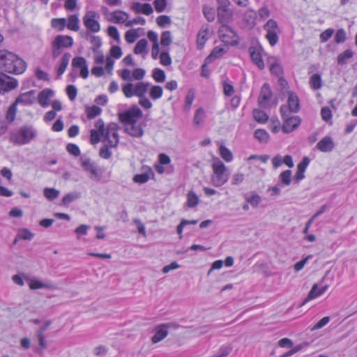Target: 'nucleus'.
<instances>
[{"instance_id":"obj_44","label":"nucleus","mask_w":357,"mask_h":357,"mask_svg":"<svg viewBox=\"0 0 357 357\" xmlns=\"http://www.w3.org/2000/svg\"><path fill=\"white\" fill-rule=\"evenodd\" d=\"M172 42V33L169 31H163L160 37V44L164 47H169Z\"/></svg>"},{"instance_id":"obj_33","label":"nucleus","mask_w":357,"mask_h":357,"mask_svg":"<svg viewBox=\"0 0 357 357\" xmlns=\"http://www.w3.org/2000/svg\"><path fill=\"white\" fill-rule=\"evenodd\" d=\"M253 117L256 121L260 123H264L268 121V116L263 110L255 109L252 112Z\"/></svg>"},{"instance_id":"obj_9","label":"nucleus","mask_w":357,"mask_h":357,"mask_svg":"<svg viewBox=\"0 0 357 357\" xmlns=\"http://www.w3.org/2000/svg\"><path fill=\"white\" fill-rule=\"evenodd\" d=\"M119 126L115 123H110L106 128L104 135L102 137V142H108L110 148L116 147L119 142L118 130Z\"/></svg>"},{"instance_id":"obj_43","label":"nucleus","mask_w":357,"mask_h":357,"mask_svg":"<svg viewBox=\"0 0 357 357\" xmlns=\"http://www.w3.org/2000/svg\"><path fill=\"white\" fill-rule=\"evenodd\" d=\"M280 181L284 185H289L291 182V171L289 169L283 171L280 174Z\"/></svg>"},{"instance_id":"obj_6","label":"nucleus","mask_w":357,"mask_h":357,"mask_svg":"<svg viewBox=\"0 0 357 357\" xmlns=\"http://www.w3.org/2000/svg\"><path fill=\"white\" fill-rule=\"evenodd\" d=\"M151 84L149 82H139L135 86L132 83H128L123 86L122 91L126 98L136 96L139 98L145 96Z\"/></svg>"},{"instance_id":"obj_22","label":"nucleus","mask_w":357,"mask_h":357,"mask_svg":"<svg viewBox=\"0 0 357 357\" xmlns=\"http://www.w3.org/2000/svg\"><path fill=\"white\" fill-rule=\"evenodd\" d=\"M252 62L260 69L263 70L265 67L262 59L261 53L259 49L250 47L248 50Z\"/></svg>"},{"instance_id":"obj_24","label":"nucleus","mask_w":357,"mask_h":357,"mask_svg":"<svg viewBox=\"0 0 357 357\" xmlns=\"http://www.w3.org/2000/svg\"><path fill=\"white\" fill-rule=\"evenodd\" d=\"M167 328V324L158 326L155 329V333L151 338L152 342L158 343L165 339L168 335V331Z\"/></svg>"},{"instance_id":"obj_47","label":"nucleus","mask_w":357,"mask_h":357,"mask_svg":"<svg viewBox=\"0 0 357 357\" xmlns=\"http://www.w3.org/2000/svg\"><path fill=\"white\" fill-rule=\"evenodd\" d=\"M147 45L148 42L146 39L143 38L139 40L135 47L134 52L136 54H140L143 52H145L146 50Z\"/></svg>"},{"instance_id":"obj_8","label":"nucleus","mask_w":357,"mask_h":357,"mask_svg":"<svg viewBox=\"0 0 357 357\" xmlns=\"http://www.w3.org/2000/svg\"><path fill=\"white\" fill-rule=\"evenodd\" d=\"M264 29L266 31V38L269 44L272 47L275 46L278 42V34L280 33L277 22L273 19L268 20Z\"/></svg>"},{"instance_id":"obj_25","label":"nucleus","mask_w":357,"mask_h":357,"mask_svg":"<svg viewBox=\"0 0 357 357\" xmlns=\"http://www.w3.org/2000/svg\"><path fill=\"white\" fill-rule=\"evenodd\" d=\"M125 132L134 137H141L144 135V130L141 125L137 124V123L126 126Z\"/></svg>"},{"instance_id":"obj_55","label":"nucleus","mask_w":357,"mask_h":357,"mask_svg":"<svg viewBox=\"0 0 357 357\" xmlns=\"http://www.w3.org/2000/svg\"><path fill=\"white\" fill-rule=\"evenodd\" d=\"M169 47L167 51L163 52L160 55V63L163 66H168L172 63V59L169 54Z\"/></svg>"},{"instance_id":"obj_60","label":"nucleus","mask_w":357,"mask_h":357,"mask_svg":"<svg viewBox=\"0 0 357 357\" xmlns=\"http://www.w3.org/2000/svg\"><path fill=\"white\" fill-rule=\"evenodd\" d=\"M108 35L114 39L116 41L119 42L120 36L116 27L114 26H110L108 27L107 30Z\"/></svg>"},{"instance_id":"obj_51","label":"nucleus","mask_w":357,"mask_h":357,"mask_svg":"<svg viewBox=\"0 0 357 357\" xmlns=\"http://www.w3.org/2000/svg\"><path fill=\"white\" fill-rule=\"evenodd\" d=\"M202 11L204 17L208 22L214 21L215 15L213 8L205 5L203 6Z\"/></svg>"},{"instance_id":"obj_63","label":"nucleus","mask_w":357,"mask_h":357,"mask_svg":"<svg viewBox=\"0 0 357 357\" xmlns=\"http://www.w3.org/2000/svg\"><path fill=\"white\" fill-rule=\"evenodd\" d=\"M17 236L20 238L21 239L24 240H31L33 237V234L31 233L29 229H22L20 233L18 234Z\"/></svg>"},{"instance_id":"obj_36","label":"nucleus","mask_w":357,"mask_h":357,"mask_svg":"<svg viewBox=\"0 0 357 357\" xmlns=\"http://www.w3.org/2000/svg\"><path fill=\"white\" fill-rule=\"evenodd\" d=\"M254 136L260 142L266 143L269 139L268 133L264 129H257L255 131Z\"/></svg>"},{"instance_id":"obj_62","label":"nucleus","mask_w":357,"mask_h":357,"mask_svg":"<svg viewBox=\"0 0 357 357\" xmlns=\"http://www.w3.org/2000/svg\"><path fill=\"white\" fill-rule=\"evenodd\" d=\"M334 33L333 29H328L320 34V40L322 43L328 41Z\"/></svg>"},{"instance_id":"obj_15","label":"nucleus","mask_w":357,"mask_h":357,"mask_svg":"<svg viewBox=\"0 0 357 357\" xmlns=\"http://www.w3.org/2000/svg\"><path fill=\"white\" fill-rule=\"evenodd\" d=\"M272 98V91L268 84H264L261 88L260 94L258 98V103L263 108H269L271 107V99Z\"/></svg>"},{"instance_id":"obj_32","label":"nucleus","mask_w":357,"mask_h":357,"mask_svg":"<svg viewBox=\"0 0 357 357\" xmlns=\"http://www.w3.org/2000/svg\"><path fill=\"white\" fill-rule=\"evenodd\" d=\"M354 56V52L351 50H346L343 52L340 53L337 57V64L343 66L347 63L348 59H351Z\"/></svg>"},{"instance_id":"obj_11","label":"nucleus","mask_w":357,"mask_h":357,"mask_svg":"<svg viewBox=\"0 0 357 357\" xmlns=\"http://www.w3.org/2000/svg\"><path fill=\"white\" fill-rule=\"evenodd\" d=\"M17 79L7 75L5 73L0 70V94L4 95L18 86Z\"/></svg>"},{"instance_id":"obj_31","label":"nucleus","mask_w":357,"mask_h":357,"mask_svg":"<svg viewBox=\"0 0 357 357\" xmlns=\"http://www.w3.org/2000/svg\"><path fill=\"white\" fill-rule=\"evenodd\" d=\"M81 197V193L79 192H71L66 194L61 200V204L63 206H68L73 202L78 199Z\"/></svg>"},{"instance_id":"obj_41","label":"nucleus","mask_w":357,"mask_h":357,"mask_svg":"<svg viewBox=\"0 0 357 357\" xmlns=\"http://www.w3.org/2000/svg\"><path fill=\"white\" fill-rule=\"evenodd\" d=\"M224 48L216 47L206 57V62H212L214 59L221 56L225 53Z\"/></svg>"},{"instance_id":"obj_5","label":"nucleus","mask_w":357,"mask_h":357,"mask_svg":"<svg viewBox=\"0 0 357 357\" xmlns=\"http://www.w3.org/2000/svg\"><path fill=\"white\" fill-rule=\"evenodd\" d=\"M73 45L71 36L58 35L52 42V56L56 59L63 52V48H70Z\"/></svg>"},{"instance_id":"obj_40","label":"nucleus","mask_w":357,"mask_h":357,"mask_svg":"<svg viewBox=\"0 0 357 357\" xmlns=\"http://www.w3.org/2000/svg\"><path fill=\"white\" fill-rule=\"evenodd\" d=\"M205 111L203 108L199 107L196 111L194 118H193V122L195 125L199 126L202 124L205 119Z\"/></svg>"},{"instance_id":"obj_54","label":"nucleus","mask_w":357,"mask_h":357,"mask_svg":"<svg viewBox=\"0 0 357 357\" xmlns=\"http://www.w3.org/2000/svg\"><path fill=\"white\" fill-rule=\"evenodd\" d=\"M156 23L159 26L164 28L167 25L171 24L172 20L167 15H160L156 18Z\"/></svg>"},{"instance_id":"obj_49","label":"nucleus","mask_w":357,"mask_h":357,"mask_svg":"<svg viewBox=\"0 0 357 357\" xmlns=\"http://www.w3.org/2000/svg\"><path fill=\"white\" fill-rule=\"evenodd\" d=\"M310 84L312 88L317 90L321 87V77L320 75L315 73L312 75L310 80Z\"/></svg>"},{"instance_id":"obj_27","label":"nucleus","mask_w":357,"mask_h":357,"mask_svg":"<svg viewBox=\"0 0 357 357\" xmlns=\"http://www.w3.org/2000/svg\"><path fill=\"white\" fill-rule=\"evenodd\" d=\"M209 29L207 26L202 27L197 34V43L199 49H202L208 39Z\"/></svg>"},{"instance_id":"obj_1","label":"nucleus","mask_w":357,"mask_h":357,"mask_svg":"<svg viewBox=\"0 0 357 357\" xmlns=\"http://www.w3.org/2000/svg\"><path fill=\"white\" fill-rule=\"evenodd\" d=\"M0 69L3 73L20 75L26 69V63L17 54L0 50Z\"/></svg>"},{"instance_id":"obj_30","label":"nucleus","mask_w":357,"mask_h":357,"mask_svg":"<svg viewBox=\"0 0 357 357\" xmlns=\"http://www.w3.org/2000/svg\"><path fill=\"white\" fill-rule=\"evenodd\" d=\"M71 55L70 53H65L61 60L59 66L57 70V77H61L65 72L68 63Z\"/></svg>"},{"instance_id":"obj_20","label":"nucleus","mask_w":357,"mask_h":357,"mask_svg":"<svg viewBox=\"0 0 357 357\" xmlns=\"http://www.w3.org/2000/svg\"><path fill=\"white\" fill-rule=\"evenodd\" d=\"M316 147L321 152H331L335 148V143L331 137L326 136L317 144Z\"/></svg>"},{"instance_id":"obj_3","label":"nucleus","mask_w":357,"mask_h":357,"mask_svg":"<svg viewBox=\"0 0 357 357\" xmlns=\"http://www.w3.org/2000/svg\"><path fill=\"white\" fill-rule=\"evenodd\" d=\"M212 169L211 183L214 186L220 187L227 182L229 174L227 173L226 166L219 158L213 160Z\"/></svg>"},{"instance_id":"obj_2","label":"nucleus","mask_w":357,"mask_h":357,"mask_svg":"<svg viewBox=\"0 0 357 357\" xmlns=\"http://www.w3.org/2000/svg\"><path fill=\"white\" fill-rule=\"evenodd\" d=\"M36 135V131L31 126H22L10 132L9 140L15 144L24 145L34 139Z\"/></svg>"},{"instance_id":"obj_16","label":"nucleus","mask_w":357,"mask_h":357,"mask_svg":"<svg viewBox=\"0 0 357 357\" xmlns=\"http://www.w3.org/2000/svg\"><path fill=\"white\" fill-rule=\"evenodd\" d=\"M217 16L218 21L221 25L228 24L233 19V12L229 6H218Z\"/></svg>"},{"instance_id":"obj_45","label":"nucleus","mask_w":357,"mask_h":357,"mask_svg":"<svg viewBox=\"0 0 357 357\" xmlns=\"http://www.w3.org/2000/svg\"><path fill=\"white\" fill-rule=\"evenodd\" d=\"M194 99H195V93L192 90H190L185 96V104L183 106V110L185 112H188L190 111Z\"/></svg>"},{"instance_id":"obj_19","label":"nucleus","mask_w":357,"mask_h":357,"mask_svg":"<svg viewBox=\"0 0 357 357\" xmlns=\"http://www.w3.org/2000/svg\"><path fill=\"white\" fill-rule=\"evenodd\" d=\"M328 288V285H325L322 287L321 288H319V286L317 284H313L311 290L308 293L307 296L304 299V301L301 304V306L304 305L306 304L309 301L314 299L317 298L318 296L323 294Z\"/></svg>"},{"instance_id":"obj_26","label":"nucleus","mask_w":357,"mask_h":357,"mask_svg":"<svg viewBox=\"0 0 357 357\" xmlns=\"http://www.w3.org/2000/svg\"><path fill=\"white\" fill-rule=\"evenodd\" d=\"M143 169H146L144 173L134 176L132 180L135 183L141 184L145 183L149 180L151 175H154L152 169L150 167H146V168L143 167Z\"/></svg>"},{"instance_id":"obj_23","label":"nucleus","mask_w":357,"mask_h":357,"mask_svg":"<svg viewBox=\"0 0 357 357\" xmlns=\"http://www.w3.org/2000/svg\"><path fill=\"white\" fill-rule=\"evenodd\" d=\"M54 93L50 89H45L41 91L38 96V100L39 104L43 107H47L49 103V100L53 97Z\"/></svg>"},{"instance_id":"obj_52","label":"nucleus","mask_w":357,"mask_h":357,"mask_svg":"<svg viewBox=\"0 0 357 357\" xmlns=\"http://www.w3.org/2000/svg\"><path fill=\"white\" fill-rule=\"evenodd\" d=\"M17 105H16L15 102H13L8 107V109L6 112V119L10 122H13L15 119V116H16V113H17Z\"/></svg>"},{"instance_id":"obj_28","label":"nucleus","mask_w":357,"mask_h":357,"mask_svg":"<svg viewBox=\"0 0 357 357\" xmlns=\"http://www.w3.org/2000/svg\"><path fill=\"white\" fill-rule=\"evenodd\" d=\"M244 197L246 202L255 208L257 207L261 202V197L255 192L245 194Z\"/></svg>"},{"instance_id":"obj_39","label":"nucleus","mask_w":357,"mask_h":357,"mask_svg":"<svg viewBox=\"0 0 357 357\" xmlns=\"http://www.w3.org/2000/svg\"><path fill=\"white\" fill-rule=\"evenodd\" d=\"M219 151L221 157L226 162H231L233 160L234 157L232 153L225 146L220 145Z\"/></svg>"},{"instance_id":"obj_10","label":"nucleus","mask_w":357,"mask_h":357,"mask_svg":"<svg viewBox=\"0 0 357 357\" xmlns=\"http://www.w3.org/2000/svg\"><path fill=\"white\" fill-rule=\"evenodd\" d=\"M100 15L94 10H89L83 17V23L87 30L97 33L100 30V25L98 20Z\"/></svg>"},{"instance_id":"obj_53","label":"nucleus","mask_w":357,"mask_h":357,"mask_svg":"<svg viewBox=\"0 0 357 357\" xmlns=\"http://www.w3.org/2000/svg\"><path fill=\"white\" fill-rule=\"evenodd\" d=\"M153 77L157 82H164L165 80V71L160 68H155L153 72Z\"/></svg>"},{"instance_id":"obj_37","label":"nucleus","mask_w":357,"mask_h":357,"mask_svg":"<svg viewBox=\"0 0 357 357\" xmlns=\"http://www.w3.org/2000/svg\"><path fill=\"white\" fill-rule=\"evenodd\" d=\"M112 15L114 23H124L128 17V15L126 12L121 10H116Z\"/></svg>"},{"instance_id":"obj_34","label":"nucleus","mask_w":357,"mask_h":357,"mask_svg":"<svg viewBox=\"0 0 357 357\" xmlns=\"http://www.w3.org/2000/svg\"><path fill=\"white\" fill-rule=\"evenodd\" d=\"M79 19L76 15H71L68 20L67 28L70 30L77 31L79 26Z\"/></svg>"},{"instance_id":"obj_38","label":"nucleus","mask_w":357,"mask_h":357,"mask_svg":"<svg viewBox=\"0 0 357 357\" xmlns=\"http://www.w3.org/2000/svg\"><path fill=\"white\" fill-rule=\"evenodd\" d=\"M163 93L162 88L160 86H152L150 89L149 96L151 99L157 100L162 97Z\"/></svg>"},{"instance_id":"obj_57","label":"nucleus","mask_w":357,"mask_h":357,"mask_svg":"<svg viewBox=\"0 0 357 357\" xmlns=\"http://www.w3.org/2000/svg\"><path fill=\"white\" fill-rule=\"evenodd\" d=\"M347 39L346 32L343 29H338L335 36V40L337 43H343Z\"/></svg>"},{"instance_id":"obj_61","label":"nucleus","mask_w":357,"mask_h":357,"mask_svg":"<svg viewBox=\"0 0 357 357\" xmlns=\"http://www.w3.org/2000/svg\"><path fill=\"white\" fill-rule=\"evenodd\" d=\"M91 43L92 45V50L96 52L97 50L101 46L102 42L99 36H91Z\"/></svg>"},{"instance_id":"obj_29","label":"nucleus","mask_w":357,"mask_h":357,"mask_svg":"<svg viewBox=\"0 0 357 357\" xmlns=\"http://www.w3.org/2000/svg\"><path fill=\"white\" fill-rule=\"evenodd\" d=\"M29 288L31 289H38L41 288L54 289L56 287L53 284L44 283L38 280L32 279L29 282Z\"/></svg>"},{"instance_id":"obj_12","label":"nucleus","mask_w":357,"mask_h":357,"mask_svg":"<svg viewBox=\"0 0 357 357\" xmlns=\"http://www.w3.org/2000/svg\"><path fill=\"white\" fill-rule=\"evenodd\" d=\"M142 116V112L137 107H134L124 112L119 113V120L125 124V126L137 123V120Z\"/></svg>"},{"instance_id":"obj_50","label":"nucleus","mask_w":357,"mask_h":357,"mask_svg":"<svg viewBox=\"0 0 357 357\" xmlns=\"http://www.w3.org/2000/svg\"><path fill=\"white\" fill-rule=\"evenodd\" d=\"M51 25L53 28L62 31L66 26V20L65 18H54L51 21Z\"/></svg>"},{"instance_id":"obj_56","label":"nucleus","mask_w":357,"mask_h":357,"mask_svg":"<svg viewBox=\"0 0 357 357\" xmlns=\"http://www.w3.org/2000/svg\"><path fill=\"white\" fill-rule=\"evenodd\" d=\"M138 37L139 35L135 29H131L126 31L125 35L126 40L128 43H133Z\"/></svg>"},{"instance_id":"obj_13","label":"nucleus","mask_w":357,"mask_h":357,"mask_svg":"<svg viewBox=\"0 0 357 357\" xmlns=\"http://www.w3.org/2000/svg\"><path fill=\"white\" fill-rule=\"evenodd\" d=\"M218 33L222 41L226 44L233 45L237 42L238 36L236 32L228 24L221 25Z\"/></svg>"},{"instance_id":"obj_46","label":"nucleus","mask_w":357,"mask_h":357,"mask_svg":"<svg viewBox=\"0 0 357 357\" xmlns=\"http://www.w3.org/2000/svg\"><path fill=\"white\" fill-rule=\"evenodd\" d=\"M43 192L44 196L50 201L56 199L59 195V191L53 188H45Z\"/></svg>"},{"instance_id":"obj_35","label":"nucleus","mask_w":357,"mask_h":357,"mask_svg":"<svg viewBox=\"0 0 357 357\" xmlns=\"http://www.w3.org/2000/svg\"><path fill=\"white\" fill-rule=\"evenodd\" d=\"M270 71L273 75H275L277 77H280L283 75L284 73L283 68L278 60L271 63Z\"/></svg>"},{"instance_id":"obj_14","label":"nucleus","mask_w":357,"mask_h":357,"mask_svg":"<svg viewBox=\"0 0 357 357\" xmlns=\"http://www.w3.org/2000/svg\"><path fill=\"white\" fill-rule=\"evenodd\" d=\"M52 324L51 321H46L44 324L39 328L36 332V336L38 339L39 347L36 349V351L40 354H43V352L47 347V344L45 340V332L47 330L50 326Z\"/></svg>"},{"instance_id":"obj_18","label":"nucleus","mask_w":357,"mask_h":357,"mask_svg":"<svg viewBox=\"0 0 357 357\" xmlns=\"http://www.w3.org/2000/svg\"><path fill=\"white\" fill-rule=\"evenodd\" d=\"M72 66L74 68L80 69V76L86 79L89 75V69L86 60L82 56L75 57L72 61Z\"/></svg>"},{"instance_id":"obj_21","label":"nucleus","mask_w":357,"mask_h":357,"mask_svg":"<svg viewBox=\"0 0 357 357\" xmlns=\"http://www.w3.org/2000/svg\"><path fill=\"white\" fill-rule=\"evenodd\" d=\"M36 91L35 90H31L29 91L21 93L19 95L15 100V103L16 105L22 104L24 105H32L34 102Z\"/></svg>"},{"instance_id":"obj_58","label":"nucleus","mask_w":357,"mask_h":357,"mask_svg":"<svg viewBox=\"0 0 357 357\" xmlns=\"http://www.w3.org/2000/svg\"><path fill=\"white\" fill-rule=\"evenodd\" d=\"M257 13L253 10H248L244 14L245 20L250 24H255Z\"/></svg>"},{"instance_id":"obj_42","label":"nucleus","mask_w":357,"mask_h":357,"mask_svg":"<svg viewBox=\"0 0 357 357\" xmlns=\"http://www.w3.org/2000/svg\"><path fill=\"white\" fill-rule=\"evenodd\" d=\"M199 203L198 196L193 192L190 191L187 195V205L190 208L196 206Z\"/></svg>"},{"instance_id":"obj_64","label":"nucleus","mask_w":357,"mask_h":357,"mask_svg":"<svg viewBox=\"0 0 357 357\" xmlns=\"http://www.w3.org/2000/svg\"><path fill=\"white\" fill-rule=\"evenodd\" d=\"M270 129L273 133H278L280 129V122L278 118H273L271 121Z\"/></svg>"},{"instance_id":"obj_59","label":"nucleus","mask_w":357,"mask_h":357,"mask_svg":"<svg viewBox=\"0 0 357 357\" xmlns=\"http://www.w3.org/2000/svg\"><path fill=\"white\" fill-rule=\"evenodd\" d=\"M153 3L155 10L158 13L164 11L167 7V0H155Z\"/></svg>"},{"instance_id":"obj_17","label":"nucleus","mask_w":357,"mask_h":357,"mask_svg":"<svg viewBox=\"0 0 357 357\" xmlns=\"http://www.w3.org/2000/svg\"><path fill=\"white\" fill-rule=\"evenodd\" d=\"M287 113H297L301 109L300 99L298 96L293 91L288 92L287 99Z\"/></svg>"},{"instance_id":"obj_4","label":"nucleus","mask_w":357,"mask_h":357,"mask_svg":"<svg viewBox=\"0 0 357 357\" xmlns=\"http://www.w3.org/2000/svg\"><path fill=\"white\" fill-rule=\"evenodd\" d=\"M281 116L283 120L282 130L284 133H290L295 130L301 124V119L298 116H289L287 113V107L286 105L280 107Z\"/></svg>"},{"instance_id":"obj_48","label":"nucleus","mask_w":357,"mask_h":357,"mask_svg":"<svg viewBox=\"0 0 357 357\" xmlns=\"http://www.w3.org/2000/svg\"><path fill=\"white\" fill-rule=\"evenodd\" d=\"M102 112L100 107L93 105L92 107H86V112L87 114V117L89 119H92L97 116L100 115Z\"/></svg>"},{"instance_id":"obj_7","label":"nucleus","mask_w":357,"mask_h":357,"mask_svg":"<svg viewBox=\"0 0 357 357\" xmlns=\"http://www.w3.org/2000/svg\"><path fill=\"white\" fill-rule=\"evenodd\" d=\"M81 166L89 174L91 180L99 181L102 178V173L96 164L88 158H80Z\"/></svg>"}]
</instances>
